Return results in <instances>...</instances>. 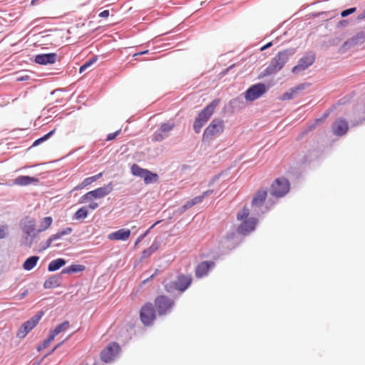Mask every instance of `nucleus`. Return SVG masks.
Segmentation results:
<instances>
[{"label":"nucleus","mask_w":365,"mask_h":365,"mask_svg":"<svg viewBox=\"0 0 365 365\" xmlns=\"http://www.w3.org/2000/svg\"><path fill=\"white\" fill-rule=\"evenodd\" d=\"M293 54L289 50L279 51L273 58L269 65L261 73V77H265L279 72L287 62L289 56Z\"/></svg>","instance_id":"obj_1"},{"label":"nucleus","mask_w":365,"mask_h":365,"mask_svg":"<svg viewBox=\"0 0 365 365\" xmlns=\"http://www.w3.org/2000/svg\"><path fill=\"white\" fill-rule=\"evenodd\" d=\"M192 282V278L190 274H179L175 281L166 284L165 288L168 292H173L175 290L184 292L190 287Z\"/></svg>","instance_id":"obj_2"},{"label":"nucleus","mask_w":365,"mask_h":365,"mask_svg":"<svg viewBox=\"0 0 365 365\" xmlns=\"http://www.w3.org/2000/svg\"><path fill=\"white\" fill-rule=\"evenodd\" d=\"M290 190V182L285 177L276 178L270 186V193L272 196L280 198L286 195Z\"/></svg>","instance_id":"obj_3"},{"label":"nucleus","mask_w":365,"mask_h":365,"mask_svg":"<svg viewBox=\"0 0 365 365\" xmlns=\"http://www.w3.org/2000/svg\"><path fill=\"white\" fill-rule=\"evenodd\" d=\"M225 130L224 122L220 119H214L205 128L202 135L203 141H210L218 137Z\"/></svg>","instance_id":"obj_4"},{"label":"nucleus","mask_w":365,"mask_h":365,"mask_svg":"<svg viewBox=\"0 0 365 365\" xmlns=\"http://www.w3.org/2000/svg\"><path fill=\"white\" fill-rule=\"evenodd\" d=\"M113 190V186L111 183L102 187H98L94 190L90 191L81 197L80 202L81 203L87 202L91 200L93 198H102L106 195H108Z\"/></svg>","instance_id":"obj_5"},{"label":"nucleus","mask_w":365,"mask_h":365,"mask_svg":"<svg viewBox=\"0 0 365 365\" xmlns=\"http://www.w3.org/2000/svg\"><path fill=\"white\" fill-rule=\"evenodd\" d=\"M140 317L142 323L145 326H150L154 322L156 314L152 303L148 302L141 307Z\"/></svg>","instance_id":"obj_6"},{"label":"nucleus","mask_w":365,"mask_h":365,"mask_svg":"<svg viewBox=\"0 0 365 365\" xmlns=\"http://www.w3.org/2000/svg\"><path fill=\"white\" fill-rule=\"evenodd\" d=\"M155 305L159 315H164L170 312L174 305V301L165 295H160L155 298Z\"/></svg>","instance_id":"obj_7"},{"label":"nucleus","mask_w":365,"mask_h":365,"mask_svg":"<svg viewBox=\"0 0 365 365\" xmlns=\"http://www.w3.org/2000/svg\"><path fill=\"white\" fill-rule=\"evenodd\" d=\"M315 58L314 53L309 52L306 53L299 60L297 65L292 68V73L297 74L304 71L314 63Z\"/></svg>","instance_id":"obj_8"},{"label":"nucleus","mask_w":365,"mask_h":365,"mask_svg":"<svg viewBox=\"0 0 365 365\" xmlns=\"http://www.w3.org/2000/svg\"><path fill=\"white\" fill-rule=\"evenodd\" d=\"M267 91L264 84L259 83L252 86L247 90L245 94V99L248 101H253L261 97Z\"/></svg>","instance_id":"obj_9"},{"label":"nucleus","mask_w":365,"mask_h":365,"mask_svg":"<svg viewBox=\"0 0 365 365\" xmlns=\"http://www.w3.org/2000/svg\"><path fill=\"white\" fill-rule=\"evenodd\" d=\"M120 350V347L117 343H110L102 351L101 358L104 362H110L118 354Z\"/></svg>","instance_id":"obj_10"},{"label":"nucleus","mask_w":365,"mask_h":365,"mask_svg":"<svg viewBox=\"0 0 365 365\" xmlns=\"http://www.w3.org/2000/svg\"><path fill=\"white\" fill-rule=\"evenodd\" d=\"M41 314H36L24 323L17 332V336L21 339L24 338L26 334L36 326L41 319Z\"/></svg>","instance_id":"obj_11"},{"label":"nucleus","mask_w":365,"mask_h":365,"mask_svg":"<svg viewBox=\"0 0 365 365\" xmlns=\"http://www.w3.org/2000/svg\"><path fill=\"white\" fill-rule=\"evenodd\" d=\"M257 222L258 220L255 217H250L244 220L237 227V233L244 236L249 235L255 230Z\"/></svg>","instance_id":"obj_12"},{"label":"nucleus","mask_w":365,"mask_h":365,"mask_svg":"<svg viewBox=\"0 0 365 365\" xmlns=\"http://www.w3.org/2000/svg\"><path fill=\"white\" fill-rule=\"evenodd\" d=\"M332 132L335 135L342 136L349 130L348 122L342 118L336 120L331 126Z\"/></svg>","instance_id":"obj_13"},{"label":"nucleus","mask_w":365,"mask_h":365,"mask_svg":"<svg viewBox=\"0 0 365 365\" xmlns=\"http://www.w3.org/2000/svg\"><path fill=\"white\" fill-rule=\"evenodd\" d=\"M267 197V188H262L258 190L254 195L252 199L251 205L253 207H261Z\"/></svg>","instance_id":"obj_14"},{"label":"nucleus","mask_w":365,"mask_h":365,"mask_svg":"<svg viewBox=\"0 0 365 365\" xmlns=\"http://www.w3.org/2000/svg\"><path fill=\"white\" fill-rule=\"evenodd\" d=\"M215 267V262L212 261H205L200 263L195 269V276L201 278L206 276L209 271Z\"/></svg>","instance_id":"obj_15"},{"label":"nucleus","mask_w":365,"mask_h":365,"mask_svg":"<svg viewBox=\"0 0 365 365\" xmlns=\"http://www.w3.org/2000/svg\"><path fill=\"white\" fill-rule=\"evenodd\" d=\"M131 232L129 229L122 228L108 235V239L112 241H125L130 236Z\"/></svg>","instance_id":"obj_16"},{"label":"nucleus","mask_w":365,"mask_h":365,"mask_svg":"<svg viewBox=\"0 0 365 365\" xmlns=\"http://www.w3.org/2000/svg\"><path fill=\"white\" fill-rule=\"evenodd\" d=\"M217 105V102L214 101L210 103L208 106H206L197 115L198 118H200L201 120L206 123L207 121L210 119V118L213 114L215 108Z\"/></svg>","instance_id":"obj_17"},{"label":"nucleus","mask_w":365,"mask_h":365,"mask_svg":"<svg viewBox=\"0 0 365 365\" xmlns=\"http://www.w3.org/2000/svg\"><path fill=\"white\" fill-rule=\"evenodd\" d=\"M217 105V102L214 101L210 103L208 106H206L197 115L198 118H200L201 120L206 123L207 121L210 119V118L213 114L215 108Z\"/></svg>","instance_id":"obj_18"},{"label":"nucleus","mask_w":365,"mask_h":365,"mask_svg":"<svg viewBox=\"0 0 365 365\" xmlns=\"http://www.w3.org/2000/svg\"><path fill=\"white\" fill-rule=\"evenodd\" d=\"M56 53L38 54L35 56V62L41 65L54 63L56 61Z\"/></svg>","instance_id":"obj_19"},{"label":"nucleus","mask_w":365,"mask_h":365,"mask_svg":"<svg viewBox=\"0 0 365 365\" xmlns=\"http://www.w3.org/2000/svg\"><path fill=\"white\" fill-rule=\"evenodd\" d=\"M39 180L37 178L20 175L14 180V185L18 186H27L31 184H37Z\"/></svg>","instance_id":"obj_20"},{"label":"nucleus","mask_w":365,"mask_h":365,"mask_svg":"<svg viewBox=\"0 0 365 365\" xmlns=\"http://www.w3.org/2000/svg\"><path fill=\"white\" fill-rule=\"evenodd\" d=\"M23 231L28 235H31L36 231V222L34 219L26 217L21 223Z\"/></svg>","instance_id":"obj_21"},{"label":"nucleus","mask_w":365,"mask_h":365,"mask_svg":"<svg viewBox=\"0 0 365 365\" xmlns=\"http://www.w3.org/2000/svg\"><path fill=\"white\" fill-rule=\"evenodd\" d=\"M213 193V191L212 190H207L205 192H204L202 193V195H200V196H197L194 198H192V200L187 201L182 207V210L183 211L187 210V209H190V207H192V206L198 204V203H200L201 202H202L203 199L206 197V196H208L211 194Z\"/></svg>","instance_id":"obj_22"},{"label":"nucleus","mask_w":365,"mask_h":365,"mask_svg":"<svg viewBox=\"0 0 365 365\" xmlns=\"http://www.w3.org/2000/svg\"><path fill=\"white\" fill-rule=\"evenodd\" d=\"M72 232V228L71 227H67L66 228L65 230L61 231V232H58V233L55 234V235H51L48 240L47 241L41 245V250H44L46 249H47L48 247H49L51 245V243L57 240V239H60L62 236L63 235H68L70 234L71 232Z\"/></svg>","instance_id":"obj_23"},{"label":"nucleus","mask_w":365,"mask_h":365,"mask_svg":"<svg viewBox=\"0 0 365 365\" xmlns=\"http://www.w3.org/2000/svg\"><path fill=\"white\" fill-rule=\"evenodd\" d=\"M66 262L64 259L58 258L54 260H52L48 266V270L49 272H54L58 269H59L61 267L64 266L66 264Z\"/></svg>","instance_id":"obj_24"},{"label":"nucleus","mask_w":365,"mask_h":365,"mask_svg":"<svg viewBox=\"0 0 365 365\" xmlns=\"http://www.w3.org/2000/svg\"><path fill=\"white\" fill-rule=\"evenodd\" d=\"M59 285V277L56 275L51 276L43 283V287L45 289H52L54 287H57Z\"/></svg>","instance_id":"obj_25"},{"label":"nucleus","mask_w":365,"mask_h":365,"mask_svg":"<svg viewBox=\"0 0 365 365\" xmlns=\"http://www.w3.org/2000/svg\"><path fill=\"white\" fill-rule=\"evenodd\" d=\"M38 260L39 257L38 256L30 257L23 264V268L25 270L30 271L36 267Z\"/></svg>","instance_id":"obj_26"},{"label":"nucleus","mask_w":365,"mask_h":365,"mask_svg":"<svg viewBox=\"0 0 365 365\" xmlns=\"http://www.w3.org/2000/svg\"><path fill=\"white\" fill-rule=\"evenodd\" d=\"M86 269V267L82 264H71L61 271V274H71L81 272Z\"/></svg>","instance_id":"obj_27"},{"label":"nucleus","mask_w":365,"mask_h":365,"mask_svg":"<svg viewBox=\"0 0 365 365\" xmlns=\"http://www.w3.org/2000/svg\"><path fill=\"white\" fill-rule=\"evenodd\" d=\"M70 327L69 322L65 321L63 323L58 324L53 331H50L49 334L53 336L55 339L56 336L62 331H66Z\"/></svg>","instance_id":"obj_28"},{"label":"nucleus","mask_w":365,"mask_h":365,"mask_svg":"<svg viewBox=\"0 0 365 365\" xmlns=\"http://www.w3.org/2000/svg\"><path fill=\"white\" fill-rule=\"evenodd\" d=\"M101 176H102V173H100L94 176L87 178L84 179L83 180V182L79 185H78L76 188V189H83L85 187H86V186L91 185V183H93V182H95L98 179H99Z\"/></svg>","instance_id":"obj_29"},{"label":"nucleus","mask_w":365,"mask_h":365,"mask_svg":"<svg viewBox=\"0 0 365 365\" xmlns=\"http://www.w3.org/2000/svg\"><path fill=\"white\" fill-rule=\"evenodd\" d=\"M131 173L135 176L144 178L145 174H148V170L140 168L139 165L134 164L131 167Z\"/></svg>","instance_id":"obj_30"},{"label":"nucleus","mask_w":365,"mask_h":365,"mask_svg":"<svg viewBox=\"0 0 365 365\" xmlns=\"http://www.w3.org/2000/svg\"><path fill=\"white\" fill-rule=\"evenodd\" d=\"M53 219L51 217H43L40 223V228L37 230V232H40L46 230L52 224Z\"/></svg>","instance_id":"obj_31"},{"label":"nucleus","mask_w":365,"mask_h":365,"mask_svg":"<svg viewBox=\"0 0 365 365\" xmlns=\"http://www.w3.org/2000/svg\"><path fill=\"white\" fill-rule=\"evenodd\" d=\"M143 180L145 184L155 182L158 180V175L156 173H153L148 170V174H145Z\"/></svg>","instance_id":"obj_32"},{"label":"nucleus","mask_w":365,"mask_h":365,"mask_svg":"<svg viewBox=\"0 0 365 365\" xmlns=\"http://www.w3.org/2000/svg\"><path fill=\"white\" fill-rule=\"evenodd\" d=\"M87 216H88L87 207H82L76 212V213L74 215V218L76 220H81V219H85Z\"/></svg>","instance_id":"obj_33"},{"label":"nucleus","mask_w":365,"mask_h":365,"mask_svg":"<svg viewBox=\"0 0 365 365\" xmlns=\"http://www.w3.org/2000/svg\"><path fill=\"white\" fill-rule=\"evenodd\" d=\"M98 60L97 56H94L90 60L87 61L84 64H83L80 68L79 72L82 73L83 71H85L88 68H89L91 66H92L94 63H96Z\"/></svg>","instance_id":"obj_34"},{"label":"nucleus","mask_w":365,"mask_h":365,"mask_svg":"<svg viewBox=\"0 0 365 365\" xmlns=\"http://www.w3.org/2000/svg\"><path fill=\"white\" fill-rule=\"evenodd\" d=\"M174 127H175V123H171V122L165 123H163L160 125V130L163 133H168L170 130H172Z\"/></svg>","instance_id":"obj_35"},{"label":"nucleus","mask_w":365,"mask_h":365,"mask_svg":"<svg viewBox=\"0 0 365 365\" xmlns=\"http://www.w3.org/2000/svg\"><path fill=\"white\" fill-rule=\"evenodd\" d=\"M53 340H54L53 336L49 334L48 338L46 339L45 340H43L42 341V343L40 345L38 346L37 350L38 351H40L46 349V347H48V346L50 344V343L51 341H53Z\"/></svg>","instance_id":"obj_36"},{"label":"nucleus","mask_w":365,"mask_h":365,"mask_svg":"<svg viewBox=\"0 0 365 365\" xmlns=\"http://www.w3.org/2000/svg\"><path fill=\"white\" fill-rule=\"evenodd\" d=\"M55 132H56V129H53L51 131H50L49 133H48L47 134L44 135L43 137L37 139L33 143V146H36V145H39L40 143H41L42 142L48 140L51 136H52L54 134Z\"/></svg>","instance_id":"obj_37"},{"label":"nucleus","mask_w":365,"mask_h":365,"mask_svg":"<svg viewBox=\"0 0 365 365\" xmlns=\"http://www.w3.org/2000/svg\"><path fill=\"white\" fill-rule=\"evenodd\" d=\"M250 214L249 209L244 207L237 213V218L238 220H246Z\"/></svg>","instance_id":"obj_38"},{"label":"nucleus","mask_w":365,"mask_h":365,"mask_svg":"<svg viewBox=\"0 0 365 365\" xmlns=\"http://www.w3.org/2000/svg\"><path fill=\"white\" fill-rule=\"evenodd\" d=\"M205 123L200 118H196L194 124L193 129L197 133H199L200 132L201 128L204 126Z\"/></svg>","instance_id":"obj_39"},{"label":"nucleus","mask_w":365,"mask_h":365,"mask_svg":"<svg viewBox=\"0 0 365 365\" xmlns=\"http://www.w3.org/2000/svg\"><path fill=\"white\" fill-rule=\"evenodd\" d=\"M165 138V135L163 134V133L159 130L154 133L153 135L152 140L154 141L160 142L162 141Z\"/></svg>","instance_id":"obj_40"},{"label":"nucleus","mask_w":365,"mask_h":365,"mask_svg":"<svg viewBox=\"0 0 365 365\" xmlns=\"http://www.w3.org/2000/svg\"><path fill=\"white\" fill-rule=\"evenodd\" d=\"M7 225H0V239H4L7 235Z\"/></svg>","instance_id":"obj_41"},{"label":"nucleus","mask_w":365,"mask_h":365,"mask_svg":"<svg viewBox=\"0 0 365 365\" xmlns=\"http://www.w3.org/2000/svg\"><path fill=\"white\" fill-rule=\"evenodd\" d=\"M356 9L355 7L344 10L341 13V16L342 17H346V16H349V14H351L354 13L356 11Z\"/></svg>","instance_id":"obj_42"},{"label":"nucleus","mask_w":365,"mask_h":365,"mask_svg":"<svg viewBox=\"0 0 365 365\" xmlns=\"http://www.w3.org/2000/svg\"><path fill=\"white\" fill-rule=\"evenodd\" d=\"M322 119H316L315 122L311 125H309L307 127V130L305 131V133H307L309 131H311L314 130L317 125H319L320 123H322Z\"/></svg>","instance_id":"obj_43"},{"label":"nucleus","mask_w":365,"mask_h":365,"mask_svg":"<svg viewBox=\"0 0 365 365\" xmlns=\"http://www.w3.org/2000/svg\"><path fill=\"white\" fill-rule=\"evenodd\" d=\"M120 133V130H118L115 133H109L108 135H107V138L106 140H112L113 139H115L116 138V136Z\"/></svg>","instance_id":"obj_44"},{"label":"nucleus","mask_w":365,"mask_h":365,"mask_svg":"<svg viewBox=\"0 0 365 365\" xmlns=\"http://www.w3.org/2000/svg\"><path fill=\"white\" fill-rule=\"evenodd\" d=\"M161 222V220H158L156 222H155L143 235L140 236V238L143 240L150 232L151 229H153L156 225L159 224Z\"/></svg>","instance_id":"obj_45"},{"label":"nucleus","mask_w":365,"mask_h":365,"mask_svg":"<svg viewBox=\"0 0 365 365\" xmlns=\"http://www.w3.org/2000/svg\"><path fill=\"white\" fill-rule=\"evenodd\" d=\"M161 222V220H158L156 222H155L143 235L140 236V238L143 240L150 232L151 229H153L156 225L159 224Z\"/></svg>","instance_id":"obj_46"},{"label":"nucleus","mask_w":365,"mask_h":365,"mask_svg":"<svg viewBox=\"0 0 365 365\" xmlns=\"http://www.w3.org/2000/svg\"><path fill=\"white\" fill-rule=\"evenodd\" d=\"M109 16V11L104 10L99 14V16L101 18H107Z\"/></svg>","instance_id":"obj_47"},{"label":"nucleus","mask_w":365,"mask_h":365,"mask_svg":"<svg viewBox=\"0 0 365 365\" xmlns=\"http://www.w3.org/2000/svg\"><path fill=\"white\" fill-rule=\"evenodd\" d=\"M148 250H149V252L151 253V255L153 253H154L157 250H158V245H152L149 248H148Z\"/></svg>","instance_id":"obj_48"},{"label":"nucleus","mask_w":365,"mask_h":365,"mask_svg":"<svg viewBox=\"0 0 365 365\" xmlns=\"http://www.w3.org/2000/svg\"><path fill=\"white\" fill-rule=\"evenodd\" d=\"M98 207V204L97 202H94L90 203L89 205H88V208H90L91 210H95Z\"/></svg>","instance_id":"obj_49"},{"label":"nucleus","mask_w":365,"mask_h":365,"mask_svg":"<svg viewBox=\"0 0 365 365\" xmlns=\"http://www.w3.org/2000/svg\"><path fill=\"white\" fill-rule=\"evenodd\" d=\"M151 255V253L149 252V250L148 249L147 250H145L143 252V258H146V257H148L149 256Z\"/></svg>","instance_id":"obj_50"},{"label":"nucleus","mask_w":365,"mask_h":365,"mask_svg":"<svg viewBox=\"0 0 365 365\" xmlns=\"http://www.w3.org/2000/svg\"><path fill=\"white\" fill-rule=\"evenodd\" d=\"M292 98V93H286L283 95V100L291 99Z\"/></svg>","instance_id":"obj_51"},{"label":"nucleus","mask_w":365,"mask_h":365,"mask_svg":"<svg viewBox=\"0 0 365 365\" xmlns=\"http://www.w3.org/2000/svg\"><path fill=\"white\" fill-rule=\"evenodd\" d=\"M272 42H269V43H267L266 45L263 46L260 48V50H261V51H264V50H265V49H267V48H268L271 47V46H272Z\"/></svg>","instance_id":"obj_52"},{"label":"nucleus","mask_w":365,"mask_h":365,"mask_svg":"<svg viewBox=\"0 0 365 365\" xmlns=\"http://www.w3.org/2000/svg\"><path fill=\"white\" fill-rule=\"evenodd\" d=\"M29 76H21L20 78H17V81H26V80H28L29 79Z\"/></svg>","instance_id":"obj_53"},{"label":"nucleus","mask_w":365,"mask_h":365,"mask_svg":"<svg viewBox=\"0 0 365 365\" xmlns=\"http://www.w3.org/2000/svg\"><path fill=\"white\" fill-rule=\"evenodd\" d=\"M359 19H365V9L363 11L361 14H360L358 16Z\"/></svg>","instance_id":"obj_54"},{"label":"nucleus","mask_w":365,"mask_h":365,"mask_svg":"<svg viewBox=\"0 0 365 365\" xmlns=\"http://www.w3.org/2000/svg\"><path fill=\"white\" fill-rule=\"evenodd\" d=\"M64 342V341H63L62 342L59 343L58 344H57L52 350H51V352H53L56 349H57L58 347H59Z\"/></svg>","instance_id":"obj_55"},{"label":"nucleus","mask_w":365,"mask_h":365,"mask_svg":"<svg viewBox=\"0 0 365 365\" xmlns=\"http://www.w3.org/2000/svg\"><path fill=\"white\" fill-rule=\"evenodd\" d=\"M37 1H38V0H32V1H31V4L32 6L36 5V4Z\"/></svg>","instance_id":"obj_56"},{"label":"nucleus","mask_w":365,"mask_h":365,"mask_svg":"<svg viewBox=\"0 0 365 365\" xmlns=\"http://www.w3.org/2000/svg\"><path fill=\"white\" fill-rule=\"evenodd\" d=\"M148 53V51H143V52H140V53H136V54H135V56H137V55H142V54H144V53Z\"/></svg>","instance_id":"obj_57"},{"label":"nucleus","mask_w":365,"mask_h":365,"mask_svg":"<svg viewBox=\"0 0 365 365\" xmlns=\"http://www.w3.org/2000/svg\"><path fill=\"white\" fill-rule=\"evenodd\" d=\"M142 240L140 238V237L137 239L135 242V245H137Z\"/></svg>","instance_id":"obj_58"},{"label":"nucleus","mask_w":365,"mask_h":365,"mask_svg":"<svg viewBox=\"0 0 365 365\" xmlns=\"http://www.w3.org/2000/svg\"><path fill=\"white\" fill-rule=\"evenodd\" d=\"M27 292H28L27 291H26L25 292H24V293L21 294V298H23V297H24L27 294Z\"/></svg>","instance_id":"obj_59"}]
</instances>
